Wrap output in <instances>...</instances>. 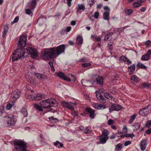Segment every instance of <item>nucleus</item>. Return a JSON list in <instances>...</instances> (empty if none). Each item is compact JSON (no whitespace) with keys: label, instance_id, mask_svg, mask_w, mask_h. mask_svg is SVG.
Returning a JSON list of instances; mask_svg holds the SVG:
<instances>
[{"label":"nucleus","instance_id":"1","mask_svg":"<svg viewBox=\"0 0 151 151\" xmlns=\"http://www.w3.org/2000/svg\"><path fill=\"white\" fill-rule=\"evenodd\" d=\"M65 49V45L63 44L57 47L51 48L45 50L42 54V58L44 60L54 58L63 53Z\"/></svg>","mask_w":151,"mask_h":151},{"label":"nucleus","instance_id":"2","mask_svg":"<svg viewBox=\"0 0 151 151\" xmlns=\"http://www.w3.org/2000/svg\"><path fill=\"white\" fill-rule=\"evenodd\" d=\"M40 106L43 108H50L57 106V102L54 99H50L42 101L40 103Z\"/></svg>","mask_w":151,"mask_h":151},{"label":"nucleus","instance_id":"3","mask_svg":"<svg viewBox=\"0 0 151 151\" xmlns=\"http://www.w3.org/2000/svg\"><path fill=\"white\" fill-rule=\"evenodd\" d=\"M25 52V50L24 48H19L17 49L13 53L12 61H17L22 57L24 55Z\"/></svg>","mask_w":151,"mask_h":151},{"label":"nucleus","instance_id":"4","mask_svg":"<svg viewBox=\"0 0 151 151\" xmlns=\"http://www.w3.org/2000/svg\"><path fill=\"white\" fill-rule=\"evenodd\" d=\"M15 147L17 151L23 150L26 149V143L24 141L21 140H17L14 142Z\"/></svg>","mask_w":151,"mask_h":151},{"label":"nucleus","instance_id":"5","mask_svg":"<svg viewBox=\"0 0 151 151\" xmlns=\"http://www.w3.org/2000/svg\"><path fill=\"white\" fill-rule=\"evenodd\" d=\"M26 50L27 53L30 55L32 58L34 59L38 57V54L35 49L32 47H28L26 49Z\"/></svg>","mask_w":151,"mask_h":151},{"label":"nucleus","instance_id":"6","mask_svg":"<svg viewBox=\"0 0 151 151\" xmlns=\"http://www.w3.org/2000/svg\"><path fill=\"white\" fill-rule=\"evenodd\" d=\"M151 105L149 104L139 111V114L142 116H146L151 112Z\"/></svg>","mask_w":151,"mask_h":151},{"label":"nucleus","instance_id":"7","mask_svg":"<svg viewBox=\"0 0 151 151\" xmlns=\"http://www.w3.org/2000/svg\"><path fill=\"white\" fill-rule=\"evenodd\" d=\"M27 38L25 36H22L20 37L17 43L18 47H24L26 45Z\"/></svg>","mask_w":151,"mask_h":151},{"label":"nucleus","instance_id":"8","mask_svg":"<svg viewBox=\"0 0 151 151\" xmlns=\"http://www.w3.org/2000/svg\"><path fill=\"white\" fill-rule=\"evenodd\" d=\"M122 108V106L119 104H113L109 108V111L110 113H111L114 111H119Z\"/></svg>","mask_w":151,"mask_h":151},{"label":"nucleus","instance_id":"9","mask_svg":"<svg viewBox=\"0 0 151 151\" xmlns=\"http://www.w3.org/2000/svg\"><path fill=\"white\" fill-rule=\"evenodd\" d=\"M55 74L60 78L69 82L71 81L69 77L66 76L62 72H59L58 73H55Z\"/></svg>","mask_w":151,"mask_h":151},{"label":"nucleus","instance_id":"10","mask_svg":"<svg viewBox=\"0 0 151 151\" xmlns=\"http://www.w3.org/2000/svg\"><path fill=\"white\" fill-rule=\"evenodd\" d=\"M86 111L87 112V114L89 115L91 119H93L94 118L96 115L95 113V110L90 108H86Z\"/></svg>","mask_w":151,"mask_h":151},{"label":"nucleus","instance_id":"11","mask_svg":"<svg viewBox=\"0 0 151 151\" xmlns=\"http://www.w3.org/2000/svg\"><path fill=\"white\" fill-rule=\"evenodd\" d=\"M94 78L95 79L94 82H96L97 84L101 85H103L104 80V78L103 77L96 75L94 76Z\"/></svg>","mask_w":151,"mask_h":151},{"label":"nucleus","instance_id":"12","mask_svg":"<svg viewBox=\"0 0 151 151\" xmlns=\"http://www.w3.org/2000/svg\"><path fill=\"white\" fill-rule=\"evenodd\" d=\"M61 104L64 107L70 109L71 110L74 109V107L72 105V103L71 102H67L65 101H64L61 102Z\"/></svg>","mask_w":151,"mask_h":151},{"label":"nucleus","instance_id":"13","mask_svg":"<svg viewBox=\"0 0 151 151\" xmlns=\"http://www.w3.org/2000/svg\"><path fill=\"white\" fill-rule=\"evenodd\" d=\"M21 93L20 91L16 90L13 92L11 94V96L12 97L14 100H16L20 96Z\"/></svg>","mask_w":151,"mask_h":151},{"label":"nucleus","instance_id":"14","mask_svg":"<svg viewBox=\"0 0 151 151\" xmlns=\"http://www.w3.org/2000/svg\"><path fill=\"white\" fill-rule=\"evenodd\" d=\"M92 106L94 108L99 110L104 109L106 108V105L104 104H99L97 103H93Z\"/></svg>","mask_w":151,"mask_h":151},{"label":"nucleus","instance_id":"15","mask_svg":"<svg viewBox=\"0 0 151 151\" xmlns=\"http://www.w3.org/2000/svg\"><path fill=\"white\" fill-rule=\"evenodd\" d=\"M39 0H31L30 2L28 4V7L31 10H34L35 7L37 2Z\"/></svg>","mask_w":151,"mask_h":151},{"label":"nucleus","instance_id":"16","mask_svg":"<svg viewBox=\"0 0 151 151\" xmlns=\"http://www.w3.org/2000/svg\"><path fill=\"white\" fill-rule=\"evenodd\" d=\"M99 138L98 139L99 141L96 142V144L98 145L100 144H105L109 138V137L106 138L103 136H101V135L99 136Z\"/></svg>","mask_w":151,"mask_h":151},{"label":"nucleus","instance_id":"17","mask_svg":"<svg viewBox=\"0 0 151 151\" xmlns=\"http://www.w3.org/2000/svg\"><path fill=\"white\" fill-rule=\"evenodd\" d=\"M45 97V95L40 93L37 94L36 95L33 96V101H37L39 100L42 99H44Z\"/></svg>","mask_w":151,"mask_h":151},{"label":"nucleus","instance_id":"18","mask_svg":"<svg viewBox=\"0 0 151 151\" xmlns=\"http://www.w3.org/2000/svg\"><path fill=\"white\" fill-rule=\"evenodd\" d=\"M96 96L97 99L101 102L104 104L106 103V99L99 92L98 93V94L96 93Z\"/></svg>","mask_w":151,"mask_h":151},{"label":"nucleus","instance_id":"19","mask_svg":"<svg viewBox=\"0 0 151 151\" xmlns=\"http://www.w3.org/2000/svg\"><path fill=\"white\" fill-rule=\"evenodd\" d=\"M5 118L8 127H10L12 126V124H15L14 121H13L12 122V118L11 117L9 116H6Z\"/></svg>","mask_w":151,"mask_h":151},{"label":"nucleus","instance_id":"20","mask_svg":"<svg viewBox=\"0 0 151 151\" xmlns=\"http://www.w3.org/2000/svg\"><path fill=\"white\" fill-rule=\"evenodd\" d=\"M128 69L129 74L133 73L134 72L135 70V64H132L128 67Z\"/></svg>","mask_w":151,"mask_h":151},{"label":"nucleus","instance_id":"21","mask_svg":"<svg viewBox=\"0 0 151 151\" xmlns=\"http://www.w3.org/2000/svg\"><path fill=\"white\" fill-rule=\"evenodd\" d=\"M46 19V18L44 16H41L37 19V22L40 25L44 24Z\"/></svg>","mask_w":151,"mask_h":151},{"label":"nucleus","instance_id":"22","mask_svg":"<svg viewBox=\"0 0 151 151\" xmlns=\"http://www.w3.org/2000/svg\"><path fill=\"white\" fill-rule=\"evenodd\" d=\"M141 88H145L147 89H151V83H148L147 82H144L141 85Z\"/></svg>","mask_w":151,"mask_h":151},{"label":"nucleus","instance_id":"23","mask_svg":"<svg viewBox=\"0 0 151 151\" xmlns=\"http://www.w3.org/2000/svg\"><path fill=\"white\" fill-rule=\"evenodd\" d=\"M9 27L8 25H5L4 26V31L2 33V36L3 37H5L7 33L8 32Z\"/></svg>","mask_w":151,"mask_h":151},{"label":"nucleus","instance_id":"24","mask_svg":"<svg viewBox=\"0 0 151 151\" xmlns=\"http://www.w3.org/2000/svg\"><path fill=\"white\" fill-rule=\"evenodd\" d=\"M83 39L82 36L79 35L76 39V43L78 45L82 44L83 43Z\"/></svg>","mask_w":151,"mask_h":151},{"label":"nucleus","instance_id":"25","mask_svg":"<svg viewBox=\"0 0 151 151\" xmlns=\"http://www.w3.org/2000/svg\"><path fill=\"white\" fill-rule=\"evenodd\" d=\"M147 143L145 140H143L141 142L140 148L141 150H144L146 147Z\"/></svg>","mask_w":151,"mask_h":151},{"label":"nucleus","instance_id":"26","mask_svg":"<svg viewBox=\"0 0 151 151\" xmlns=\"http://www.w3.org/2000/svg\"><path fill=\"white\" fill-rule=\"evenodd\" d=\"M102 134L101 135V136H104L106 137H109L108 135L109 134V132L107 129H103L102 131Z\"/></svg>","mask_w":151,"mask_h":151},{"label":"nucleus","instance_id":"27","mask_svg":"<svg viewBox=\"0 0 151 151\" xmlns=\"http://www.w3.org/2000/svg\"><path fill=\"white\" fill-rule=\"evenodd\" d=\"M91 83L90 81L87 80L82 79L81 81V83L83 86H88L89 85V83Z\"/></svg>","mask_w":151,"mask_h":151},{"label":"nucleus","instance_id":"28","mask_svg":"<svg viewBox=\"0 0 151 151\" xmlns=\"http://www.w3.org/2000/svg\"><path fill=\"white\" fill-rule=\"evenodd\" d=\"M83 133L85 134H91L92 133V130L90 127H86L85 128L83 131Z\"/></svg>","mask_w":151,"mask_h":151},{"label":"nucleus","instance_id":"29","mask_svg":"<svg viewBox=\"0 0 151 151\" xmlns=\"http://www.w3.org/2000/svg\"><path fill=\"white\" fill-rule=\"evenodd\" d=\"M109 12H105L103 14V18L106 20H109Z\"/></svg>","mask_w":151,"mask_h":151},{"label":"nucleus","instance_id":"30","mask_svg":"<svg viewBox=\"0 0 151 151\" xmlns=\"http://www.w3.org/2000/svg\"><path fill=\"white\" fill-rule=\"evenodd\" d=\"M132 126L135 127V128L133 129V131H136L139 128L140 124L139 123H135Z\"/></svg>","mask_w":151,"mask_h":151},{"label":"nucleus","instance_id":"31","mask_svg":"<svg viewBox=\"0 0 151 151\" xmlns=\"http://www.w3.org/2000/svg\"><path fill=\"white\" fill-rule=\"evenodd\" d=\"M123 145L121 143H119L117 144L115 148V150L116 151H119L122 148Z\"/></svg>","mask_w":151,"mask_h":151},{"label":"nucleus","instance_id":"32","mask_svg":"<svg viewBox=\"0 0 151 151\" xmlns=\"http://www.w3.org/2000/svg\"><path fill=\"white\" fill-rule=\"evenodd\" d=\"M34 74L37 77V78L39 79H43L45 77L44 75L38 73H35Z\"/></svg>","mask_w":151,"mask_h":151},{"label":"nucleus","instance_id":"33","mask_svg":"<svg viewBox=\"0 0 151 151\" xmlns=\"http://www.w3.org/2000/svg\"><path fill=\"white\" fill-rule=\"evenodd\" d=\"M54 143V145L58 148H61L63 147V144L58 141H56V142Z\"/></svg>","mask_w":151,"mask_h":151},{"label":"nucleus","instance_id":"34","mask_svg":"<svg viewBox=\"0 0 151 151\" xmlns=\"http://www.w3.org/2000/svg\"><path fill=\"white\" fill-rule=\"evenodd\" d=\"M150 58L149 56L147 55L146 54L142 56L141 58V60L143 61H147Z\"/></svg>","mask_w":151,"mask_h":151},{"label":"nucleus","instance_id":"35","mask_svg":"<svg viewBox=\"0 0 151 151\" xmlns=\"http://www.w3.org/2000/svg\"><path fill=\"white\" fill-rule=\"evenodd\" d=\"M21 113L24 117H26L27 116V109L25 108H23L21 111Z\"/></svg>","mask_w":151,"mask_h":151},{"label":"nucleus","instance_id":"36","mask_svg":"<svg viewBox=\"0 0 151 151\" xmlns=\"http://www.w3.org/2000/svg\"><path fill=\"white\" fill-rule=\"evenodd\" d=\"M136 116L137 114H134L132 115L130 117V120L129 122V123L131 124H132L136 117Z\"/></svg>","mask_w":151,"mask_h":151},{"label":"nucleus","instance_id":"37","mask_svg":"<svg viewBox=\"0 0 151 151\" xmlns=\"http://www.w3.org/2000/svg\"><path fill=\"white\" fill-rule=\"evenodd\" d=\"M41 107V106H40L39 105L36 104H35L34 105V108L39 111H43Z\"/></svg>","mask_w":151,"mask_h":151},{"label":"nucleus","instance_id":"38","mask_svg":"<svg viewBox=\"0 0 151 151\" xmlns=\"http://www.w3.org/2000/svg\"><path fill=\"white\" fill-rule=\"evenodd\" d=\"M104 96L109 99L112 100V97L111 95L107 92H105L104 93Z\"/></svg>","mask_w":151,"mask_h":151},{"label":"nucleus","instance_id":"39","mask_svg":"<svg viewBox=\"0 0 151 151\" xmlns=\"http://www.w3.org/2000/svg\"><path fill=\"white\" fill-rule=\"evenodd\" d=\"M85 9V7L83 4H78V7L77 8V10L78 11L80 10H82L83 11Z\"/></svg>","mask_w":151,"mask_h":151},{"label":"nucleus","instance_id":"40","mask_svg":"<svg viewBox=\"0 0 151 151\" xmlns=\"http://www.w3.org/2000/svg\"><path fill=\"white\" fill-rule=\"evenodd\" d=\"M113 34V33L112 32H110L107 34L104 37V40L106 41H107L109 38Z\"/></svg>","mask_w":151,"mask_h":151},{"label":"nucleus","instance_id":"41","mask_svg":"<svg viewBox=\"0 0 151 151\" xmlns=\"http://www.w3.org/2000/svg\"><path fill=\"white\" fill-rule=\"evenodd\" d=\"M124 12L125 13L128 15H130L133 13V10L132 9H126L124 10Z\"/></svg>","mask_w":151,"mask_h":151},{"label":"nucleus","instance_id":"42","mask_svg":"<svg viewBox=\"0 0 151 151\" xmlns=\"http://www.w3.org/2000/svg\"><path fill=\"white\" fill-rule=\"evenodd\" d=\"M137 67L145 69L147 68V67L146 66L140 63H139L137 64Z\"/></svg>","mask_w":151,"mask_h":151},{"label":"nucleus","instance_id":"43","mask_svg":"<svg viewBox=\"0 0 151 151\" xmlns=\"http://www.w3.org/2000/svg\"><path fill=\"white\" fill-rule=\"evenodd\" d=\"M138 78L135 75L132 76L131 78V80L135 82H137L138 81Z\"/></svg>","mask_w":151,"mask_h":151},{"label":"nucleus","instance_id":"44","mask_svg":"<svg viewBox=\"0 0 151 151\" xmlns=\"http://www.w3.org/2000/svg\"><path fill=\"white\" fill-rule=\"evenodd\" d=\"M49 119L50 121L53 123H56L58 122V120L56 118H54L53 117L49 118Z\"/></svg>","mask_w":151,"mask_h":151},{"label":"nucleus","instance_id":"45","mask_svg":"<svg viewBox=\"0 0 151 151\" xmlns=\"http://www.w3.org/2000/svg\"><path fill=\"white\" fill-rule=\"evenodd\" d=\"M25 97L27 99H30L33 101V96L32 95L27 94L25 95Z\"/></svg>","mask_w":151,"mask_h":151},{"label":"nucleus","instance_id":"46","mask_svg":"<svg viewBox=\"0 0 151 151\" xmlns=\"http://www.w3.org/2000/svg\"><path fill=\"white\" fill-rule=\"evenodd\" d=\"M124 137H130L132 138L134 136V134L133 133L132 134H127L125 135H124Z\"/></svg>","mask_w":151,"mask_h":151},{"label":"nucleus","instance_id":"47","mask_svg":"<svg viewBox=\"0 0 151 151\" xmlns=\"http://www.w3.org/2000/svg\"><path fill=\"white\" fill-rule=\"evenodd\" d=\"M116 136L118 137H124V135H123L122 133L118 132L116 133Z\"/></svg>","mask_w":151,"mask_h":151},{"label":"nucleus","instance_id":"48","mask_svg":"<svg viewBox=\"0 0 151 151\" xmlns=\"http://www.w3.org/2000/svg\"><path fill=\"white\" fill-rule=\"evenodd\" d=\"M141 5V4L138 2H134L133 4V6L134 8L139 7Z\"/></svg>","mask_w":151,"mask_h":151},{"label":"nucleus","instance_id":"49","mask_svg":"<svg viewBox=\"0 0 151 151\" xmlns=\"http://www.w3.org/2000/svg\"><path fill=\"white\" fill-rule=\"evenodd\" d=\"M120 60L123 61L124 63L126 62L128 58L124 56H122L120 58Z\"/></svg>","mask_w":151,"mask_h":151},{"label":"nucleus","instance_id":"50","mask_svg":"<svg viewBox=\"0 0 151 151\" xmlns=\"http://www.w3.org/2000/svg\"><path fill=\"white\" fill-rule=\"evenodd\" d=\"M26 13L29 15H32V13L30 10L29 9H26L25 10Z\"/></svg>","mask_w":151,"mask_h":151},{"label":"nucleus","instance_id":"51","mask_svg":"<svg viewBox=\"0 0 151 151\" xmlns=\"http://www.w3.org/2000/svg\"><path fill=\"white\" fill-rule=\"evenodd\" d=\"M91 65V64L89 63H84L82 64V67H88Z\"/></svg>","mask_w":151,"mask_h":151},{"label":"nucleus","instance_id":"52","mask_svg":"<svg viewBox=\"0 0 151 151\" xmlns=\"http://www.w3.org/2000/svg\"><path fill=\"white\" fill-rule=\"evenodd\" d=\"M114 121L112 119H109L108 120V124L109 125H112L114 123Z\"/></svg>","mask_w":151,"mask_h":151},{"label":"nucleus","instance_id":"53","mask_svg":"<svg viewBox=\"0 0 151 151\" xmlns=\"http://www.w3.org/2000/svg\"><path fill=\"white\" fill-rule=\"evenodd\" d=\"M12 105L10 104H8L6 106V108L7 110H10L12 107Z\"/></svg>","mask_w":151,"mask_h":151},{"label":"nucleus","instance_id":"54","mask_svg":"<svg viewBox=\"0 0 151 151\" xmlns=\"http://www.w3.org/2000/svg\"><path fill=\"white\" fill-rule=\"evenodd\" d=\"M151 125V120L148 121L147 122L146 124V127H149Z\"/></svg>","mask_w":151,"mask_h":151},{"label":"nucleus","instance_id":"55","mask_svg":"<svg viewBox=\"0 0 151 151\" xmlns=\"http://www.w3.org/2000/svg\"><path fill=\"white\" fill-rule=\"evenodd\" d=\"M131 142L129 141H126L124 143V146H126L128 145H129L131 144Z\"/></svg>","mask_w":151,"mask_h":151},{"label":"nucleus","instance_id":"56","mask_svg":"<svg viewBox=\"0 0 151 151\" xmlns=\"http://www.w3.org/2000/svg\"><path fill=\"white\" fill-rule=\"evenodd\" d=\"M123 132L125 134L127 132V128L126 126L124 127L123 129Z\"/></svg>","mask_w":151,"mask_h":151},{"label":"nucleus","instance_id":"57","mask_svg":"<svg viewBox=\"0 0 151 151\" xmlns=\"http://www.w3.org/2000/svg\"><path fill=\"white\" fill-rule=\"evenodd\" d=\"M99 15V13L97 12H96L94 14V17L96 19H97Z\"/></svg>","mask_w":151,"mask_h":151},{"label":"nucleus","instance_id":"58","mask_svg":"<svg viewBox=\"0 0 151 151\" xmlns=\"http://www.w3.org/2000/svg\"><path fill=\"white\" fill-rule=\"evenodd\" d=\"M67 1V4L68 6L70 7L71 6V1L72 0H66Z\"/></svg>","mask_w":151,"mask_h":151},{"label":"nucleus","instance_id":"59","mask_svg":"<svg viewBox=\"0 0 151 151\" xmlns=\"http://www.w3.org/2000/svg\"><path fill=\"white\" fill-rule=\"evenodd\" d=\"M145 133L148 134H150L151 133V128H150L146 130Z\"/></svg>","mask_w":151,"mask_h":151},{"label":"nucleus","instance_id":"60","mask_svg":"<svg viewBox=\"0 0 151 151\" xmlns=\"http://www.w3.org/2000/svg\"><path fill=\"white\" fill-rule=\"evenodd\" d=\"M150 43H151V42L150 40H148L145 42V44L146 45H148Z\"/></svg>","mask_w":151,"mask_h":151},{"label":"nucleus","instance_id":"61","mask_svg":"<svg viewBox=\"0 0 151 151\" xmlns=\"http://www.w3.org/2000/svg\"><path fill=\"white\" fill-rule=\"evenodd\" d=\"M127 63V64L128 65H129L130 64H132V62L131 60H130L128 58L127 59V60L126 61Z\"/></svg>","mask_w":151,"mask_h":151},{"label":"nucleus","instance_id":"62","mask_svg":"<svg viewBox=\"0 0 151 151\" xmlns=\"http://www.w3.org/2000/svg\"><path fill=\"white\" fill-rule=\"evenodd\" d=\"M147 55L149 56V57H150V55L151 54V50H149L147 53L146 54Z\"/></svg>","mask_w":151,"mask_h":151},{"label":"nucleus","instance_id":"63","mask_svg":"<svg viewBox=\"0 0 151 151\" xmlns=\"http://www.w3.org/2000/svg\"><path fill=\"white\" fill-rule=\"evenodd\" d=\"M87 61V59L85 58H82L80 60V62H86Z\"/></svg>","mask_w":151,"mask_h":151},{"label":"nucleus","instance_id":"64","mask_svg":"<svg viewBox=\"0 0 151 151\" xmlns=\"http://www.w3.org/2000/svg\"><path fill=\"white\" fill-rule=\"evenodd\" d=\"M102 6V4H99L97 6V8L98 9H100L101 8Z\"/></svg>","mask_w":151,"mask_h":151}]
</instances>
